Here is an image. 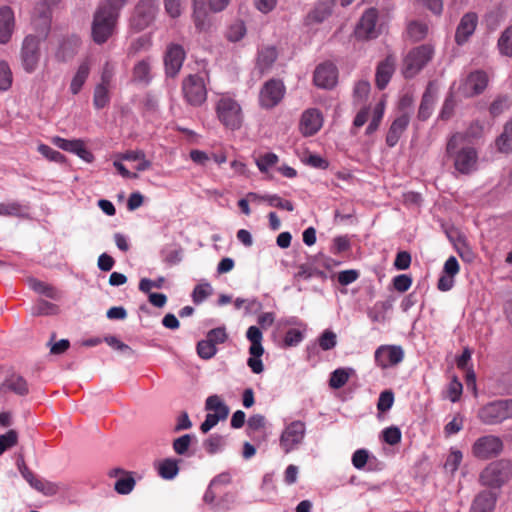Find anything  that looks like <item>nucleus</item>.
Returning <instances> with one entry per match:
<instances>
[{
    "instance_id": "49",
    "label": "nucleus",
    "mask_w": 512,
    "mask_h": 512,
    "mask_svg": "<svg viewBox=\"0 0 512 512\" xmlns=\"http://www.w3.org/2000/svg\"><path fill=\"white\" fill-rule=\"evenodd\" d=\"M38 152L43 155L46 159L56 163L65 162V156L61 154L59 151L52 149L50 146L46 144H40L38 146Z\"/></svg>"
},
{
    "instance_id": "20",
    "label": "nucleus",
    "mask_w": 512,
    "mask_h": 512,
    "mask_svg": "<svg viewBox=\"0 0 512 512\" xmlns=\"http://www.w3.org/2000/svg\"><path fill=\"white\" fill-rule=\"evenodd\" d=\"M395 71V58L388 55L383 61L379 62L376 68L375 83L378 89L383 90L389 83Z\"/></svg>"
},
{
    "instance_id": "36",
    "label": "nucleus",
    "mask_w": 512,
    "mask_h": 512,
    "mask_svg": "<svg viewBox=\"0 0 512 512\" xmlns=\"http://www.w3.org/2000/svg\"><path fill=\"white\" fill-rule=\"evenodd\" d=\"M135 485L136 481L132 473L127 472L115 482L114 489L118 494L127 495L133 491Z\"/></svg>"
},
{
    "instance_id": "40",
    "label": "nucleus",
    "mask_w": 512,
    "mask_h": 512,
    "mask_svg": "<svg viewBox=\"0 0 512 512\" xmlns=\"http://www.w3.org/2000/svg\"><path fill=\"white\" fill-rule=\"evenodd\" d=\"M264 426V418H249L246 430L253 439H261L264 436Z\"/></svg>"
},
{
    "instance_id": "48",
    "label": "nucleus",
    "mask_w": 512,
    "mask_h": 512,
    "mask_svg": "<svg viewBox=\"0 0 512 512\" xmlns=\"http://www.w3.org/2000/svg\"><path fill=\"white\" fill-rule=\"evenodd\" d=\"M31 288L35 292H37L39 294H43L48 298H51V299L58 298V291L53 286H50L42 281L32 280Z\"/></svg>"
},
{
    "instance_id": "22",
    "label": "nucleus",
    "mask_w": 512,
    "mask_h": 512,
    "mask_svg": "<svg viewBox=\"0 0 512 512\" xmlns=\"http://www.w3.org/2000/svg\"><path fill=\"white\" fill-rule=\"evenodd\" d=\"M497 496L491 491L480 492L473 500L469 512H492L496 504Z\"/></svg>"
},
{
    "instance_id": "15",
    "label": "nucleus",
    "mask_w": 512,
    "mask_h": 512,
    "mask_svg": "<svg viewBox=\"0 0 512 512\" xmlns=\"http://www.w3.org/2000/svg\"><path fill=\"white\" fill-rule=\"evenodd\" d=\"M488 85V75L482 70L471 72L463 86L462 93L465 97H473L481 94Z\"/></svg>"
},
{
    "instance_id": "32",
    "label": "nucleus",
    "mask_w": 512,
    "mask_h": 512,
    "mask_svg": "<svg viewBox=\"0 0 512 512\" xmlns=\"http://www.w3.org/2000/svg\"><path fill=\"white\" fill-rule=\"evenodd\" d=\"M192 20L196 30L200 33L209 31L212 26L207 9L192 11Z\"/></svg>"
},
{
    "instance_id": "62",
    "label": "nucleus",
    "mask_w": 512,
    "mask_h": 512,
    "mask_svg": "<svg viewBox=\"0 0 512 512\" xmlns=\"http://www.w3.org/2000/svg\"><path fill=\"white\" fill-rule=\"evenodd\" d=\"M412 285V278L406 274L397 275L393 278V287L396 291L404 293Z\"/></svg>"
},
{
    "instance_id": "47",
    "label": "nucleus",
    "mask_w": 512,
    "mask_h": 512,
    "mask_svg": "<svg viewBox=\"0 0 512 512\" xmlns=\"http://www.w3.org/2000/svg\"><path fill=\"white\" fill-rule=\"evenodd\" d=\"M176 461L165 459L159 466V475L164 479H173L178 473Z\"/></svg>"
},
{
    "instance_id": "13",
    "label": "nucleus",
    "mask_w": 512,
    "mask_h": 512,
    "mask_svg": "<svg viewBox=\"0 0 512 512\" xmlns=\"http://www.w3.org/2000/svg\"><path fill=\"white\" fill-rule=\"evenodd\" d=\"M377 19L378 12L375 8L366 10L355 28L356 38L362 40L376 38L378 35L376 30Z\"/></svg>"
},
{
    "instance_id": "45",
    "label": "nucleus",
    "mask_w": 512,
    "mask_h": 512,
    "mask_svg": "<svg viewBox=\"0 0 512 512\" xmlns=\"http://www.w3.org/2000/svg\"><path fill=\"white\" fill-rule=\"evenodd\" d=\"M246 34V27L243 21H236L227 30L226 37L230 42L240 41Z\"/></svg>"
},
{
    "instance_id": "18",
    "label": "nucleus",
    "mask_w": 512,
    "mask_h": 512,
    "mask_svg": "<svg viewBox=\"0 0 512 512\" xmlns=\"http://www.w3.org/2000/svg\"><path fill=\"white\" fill-rule=\"evenodd\" d=\"M8 392H13L19 396L27 395L29 393V385L26 379L17 373L7 375L0 384V396H4Z\"/></svg>"
},
{
    "instance_id": "23",
    "label": "nucleus",
    "mask_w": 512,
    "mask_h": 512,
    "mask_svg": "<svg viewBox=\"0 0 512 512\" xmlns=\"http://www.w3.org/2000/svg\"><path fill=\"white\" fill-rule=\"evenodd\" d=\"M80 39L76 36L64 39L55 53V57L59 62H66L72 59L79 48Z\"/></svg>"
},
{
    "instance_id": "58",
    "label": "nucleus",
    "mask_w": 512,
    "mask_h": 512,
    "mask_svg": "<svg viewBox=\"0 0 512 512\" xmlns=\"http://www.w3.org/2000/svg\"><path fill=\"white\" fill-rule=\"evenodd\" d=\"M394 402V394L390 390L383 391L378 399L377 408L380 412L388 411Z\"/></svg>"
},
{
    "instance_id": "2",
    "label": "nucleus",
    "mask_w": 512,
    "mask_h": 512,
    "mask_svg": "<svg viewBox=\"0 0 512 512\" xmlns=\"http://www.w3.org/2000/svg\"><path fill=\"white\" fill-rule=\"evenodd\" d=\"M215 112L220 123L232 131L242 126L243 112L238 101L229 93H221L215 102Z\"/></svg>"
},
{
    "instance_id": "54",
    "label": "nucleus",
    "mask_w": 512,
    "mask_h": 512,
    "mask_svg": "<svg viewBox=\"0 0 512 512\" xmlns=\"http://www.w3.org/2000/svg\"><path fill=\"white\" fill-rule=\"evenodd\" d=\"M278 162V157L274 153H266L262 156H259L256 159V165L261 172L268 171L271 167L276 165Z\"/></svg>"
},
{
    "instance_id": "53",
    "label": "nucleus",
    "mask_w": 512,
    "mask_h": 512,
    "mask_svg": "<svg viewBox=\"0 0 512 512\" xmlns=\"http://www.w3.org/2000/svg\"><path fill=\"white\" fill-rule=\"evenodd\" d=\"M510 107L509 99L507 96H498L490 105L489 111L493 117L502 114Z\"/></svg>"
},
{
    "instance_id": "56",
    "label": "nucleus",
    "mask_w": 512,
    "mask_h": 512,
    "mask_svg": "<svg viewBox=\"0 0 512 512\" xmlns=\"http://www.w3.org/2000/svg\"><path fill=\"white\" fill-rule=\"evenodd\" d=\"M104 341L113 349L121 351L124 354L134 355L135 353V351L130 346L123 343L115 336H107L105 337Z\"/></svg>"
},
{
    "instance_id": "41",
    "label": "nucleus",
    "mask_w": 512,
    "mask_h": 512,
    "mask_svg": "<svg viewBox=\"0 0 512 512\" xmlns=\"http://www.w3.org/2000/svg\"><path fill=\"white\" fill-rule=\"evenodd\" d=\"M498 47L501 54L512 56V25L504 30L498 40Z\"/></svg>"
},
{
    "instance_id": "63",
    "label": "nucleus",
    "mask_w": 512,
    "mask_h": 512,
    "mask_svg": "<svg viewBox=\"0 0 512 512\" xmlns=\"http://www.w3.org/2000/svg\"><path fill=\"white\" fill-rule=\"evenodd\" d=\"M462 389V383L458 381L456 378H454L448 385L446 397L450 399L452 402H456L457 400H459L462 394Z\"/></svg>"
},
{
    "instance_id": "5",
    "label": "nucleus",
    "mask_w": 512,
    "mask_h": 512,
    "mask_svg": "<svg viewBox=\"0 0 512 512\" xmlns=\"http://www.w3.org/2000/svg\"><path fill=\"white\" fill-rule=\"evenodd\" d=\"M181 90L187 104L200 107L207 100V88L204 78L198 74H189L182 80Z\"/></svg>"
},
{
    "instance_id": "50",
    "label": "nucleus",
    "mask_w": 512,
    "mask_h": 512,
    "mask_svg": "<svg viewBox=\"0 0 512 512\" xmlns=\"http://www.w3.org/2000/svg\"><path fill=\"white\" fill-rule=\"evenodd\" d=\"M212 293V287L209 283L198 284L195 286L192 299L195 304L202 303Z\"/></svg>"
},
{
    "instance_id": "19",
    "label": "nucleus",
    "mask_w": 512,
    "mask_h": 512,
    "mask_svg": "<svg viewBox=\"0 0 512 512\" xmlns=\"http://www.w3.org/2000/svg\"><path fill=\"white\" fill-rule=\"evenodd\" d=\"M15 17L9 6L0 8V44H7L14 32Z\"/></svg>"
},
{
    "instance_id": "16",
    "label": "nucleus",
    "mask_w": 512,
    "mask_h": 512,
    "mask_svg": "<svg viewBox=\"0 0 512 512\" xmlns=\"http://www.w3.org/2000/svg\"><path fill=\"white\" fill-rule=\"evenodd\" d=\"M322 125V113L316 108H309L301 116L299 129L304 136H312L321 129Z\"/></svg>"
},
{
    "instance_id": "52",
    "label": "nucleus",
    "mask_w": 512,
    "mask_h": 512,
    "mask_svg": "<svg viewBox=\"0 0 512 512\" xmlns=\"http://www.w3.org/2000/svg\"><path fill=\"white\" fill-rule=\"evenodd\" d=\"M114 76H115V67L112 63L107 61L103 65V68L101 71V76H100V82L98 84L112 88Z\"/></svg>"
},
{
    "instance_id": "34",
    "label": "nucleus",
    "mask_w": 512,
    "mask_h": 512,
    "mask_svg": "<svg viewBox=\"0 0 512 512\" xmlns=\"http://www.w3.org/2000/svg\"><path fill=\"white\" fill-rule=\"evenodd\" d=\"M150 63L147 60H141L135 64L133 68V80L140 83H149L150 76Z\"/></svg>"
},
{
    "instance_id": "3",
    "label": "nucleus",
    "mask_w": 512,
    "mask_h": 512,
    "mask_svg": "<svg viewBox=\"0 0 512 512\" xmlns=\"http://www.w3.org/2000/svg\"><path fill=\"white\" fill-rule=\"evenodd\" d=\"M118 19V13L100 5L94 13L92 22V39L96 44H104L113 35Z\"/></svg>"
},
{
    "instance_id": "64",
    "label": "nucleus",
    "mask_w": 512,
    "mask_h": 512,
    "mask_svg": "<svg viewBox=\"0 0 512 512\" xmlns=\"http://www.w3.org/2000/svg\"><path fill=\"white\" fill-rule=\"evenodd\" d=\"M182 249L181 248H175L171 250H163V261L166 262L168 265H176L181 262L182 260Z\"/></svg>"
},
{
    "instance_id": "59",
    "label": "nucleus",
    "mask_w": 512,
    "mask_h": 512,
    "mask_svg": "<svg viewBox=\"0 0 512 512\" xmlns=\"http://www.w3.org/2000/svg\"><path fill=\"white\" fill-rule=\"evenodd\" d=\"M305 433V425L301 421H295L290 424V443H299Z\"/></svg>"
},
{
    "instance_id": "42",
    "label": "nucleus",
    "mask_w": 512,
    "mask_h": 512,
    "mask_svg": "<svg viewBox=\"0 0 512 512\" xmlns=\"http://www.w3.org/2000/svg\"><path fill=\"white\" fill-rule=\"evenodd\" d=\"M225 444L226 440L223 436L214 434L204 441L203 446L207 453L215 454L221 451Z\"/></svg>"
},
{
    "instance_id": "61",
    "label": "nucleus",
    "mask_w": 512,
    "mask_h": 512,
    "mask_svg": "<svg viewBox=\"0 0 512 512\" xmlns=\"http://www.w3.org/2000/svg\"><path fill=\"white\" fill-rule=\"evenodd\" d=\"M80 140L81 139L68 140L55 136L52 138V143L64 151L73 153Z\"/></svg>"
},
{
    "instance_id": "7",
    "label": "nucleus",
    "mask_w": 512,
    "mask_h": 512,
    "mask_svg": "<svg viewBox=\"0 0 512 512\" xmlns=\"http://www.w3.org/2000/svg\"><path fill=\"white\" fill-rule=\"evenodd\" d=\"M434 49L429 44L420 45L406 55L403 63L405 78H412L432 59Z\"/></svg>"
},
{
    "instance_id": "6",
    "label": "nucleus",
    "mask_w": 512,
    "mask_h": 512,
    "mask_svg": "<svg viewBox=\"0 0 512 512\" xmlns=\"http://www.w3.org/2000/svg\"><path fill=\"white\" fill-rule=\"evenodd\" d=\"M41 41L38 36L29 34L24 37L20 49V62L23 70L28 73H34L41 59Z\"/></svg>"
},
{
    "instance_id": "35",
    "label": "nucleus",
    "mask_w": 512,
    "mask_h": 512,
    "mask_svg": "<svg viewBox=\"0 0 512 512\" xmlns=\"http://www.w3.org/2000/svg\"><path fill=\"white\" fill-rule=\"evenodd\" d=\"M408 36L413 41H420L428 34V25L421 21H411L407 26Z\"/></svg>"
},
{
    "instance_id": "8",
    "label": "nucleus",
    "mask_w": 512,
    "mask_h": 512,
    "mask_svg": "<svg viewBox=\"0 0 512 512\" xmlns=\"http://www.w3.org/2000/svg\"><path fill=\"white\" fill-rule=\"evenodd\" d=\"M246 337L251 342L249 348L251 357L248 359L247 364L253 373L259 374L263 371V363L260 359L264 353L262 332L257 326H250L246 332Z\"/></svg>"
},
{
    "instance_id": "28",
    "label": "nucleus",
    "mask_w": 512,
    "mask_h": 512,
    "mask_svg": "<svg viewBox=\"0 0 512 512\" xmlns=\"http://www.w3.org/2000/svg\"><path fill=\"white\" fill-rule=\"evenodd\" d=\"M495 146L501 153L512 152V121L504 125L502 133L495 140Z\"/></svg>"
},
{
    "instance_id": "26",
    "label": "nucleus",
    "mask_w": 512,
    "mask_h": 512,
    "mask_svg": "<svg viewBox=\"0 0 512 512\" xmlns=\"http://www.w3.org/2000/svg\"><path fill=\"white\" fill-rule=\"evenodd\" d=\"M485 416H512V399H501L484 408Z\"/></svg>"
},
{
    "instance_id": "25",
    "label": "nucleus",
    "mask_w": 512,
    "mask_h": 512,
    "mask_svg": "<svg viewBox=\"0 0 512 512\" xmlns=\"http://www.w3.org/2000/svg\"><path fill=\"white\" fill-rule=\"evenodd\" d=\"M336 2L327 0L325 2H319L315 8L307 15V21L309 23H321L332 14V9Z\"/></svg>"
},
{
    "instance_id": "27",
    "label": "nucleus",
    "mask_w": 512,
    "mask_h": 512,
    "mask_svg": "<svg viewBox=\"0 0 512 512\" xmlns=\"http://www.w3.org/2000/svg\"><path fill=\"white\" fill-rule=\"evenodd\" d=\"M90 69V63L87 60L83 61L79 65L70 83V91L73 95H77L81 91L83 85L89 77Z\"/></svg>"
},
{
    "instance_id": "11",
    "label": "nucleus",
    "mask_w": 512,
    "mask_h": 512,
    "mask_svg": "<svg viewBox=\"0 0 512 512\" xmlns=\"http://www.w3.org/2000/svg\"><path fill=\"white\" fill-rule=\"evenodd\" d=\"M285 85L280 80L267 81L260 91L259 101L262 107L272 108L284 97Z\"/></svg>"
},
{
    "instance_id": "57",
    "label": "nucleus",
    "mask_w": 512,
    "mask_h": 512,
    "mask_svg": "<svg viewBox=\"0 0 512 512\" xmlns=\"http://www.w3.org/2000/svg\"><path fill=\"white\" fill-rule=\"evenodd\" d=\"M382 435L383 440L389 445H396L401 441V431L395 426L384 429Z\"/></svg>"
},
{
    "instance_id": "21",
    "label": "nucleus",
    "mask_w": 512,
    "mask_h": 512,
    "mask_svg": "<svg viewBox=\"0 0 512 512\" xmlns=\"http://www.w3.org/2000/svg\"><path fill=\"white\" fill-rule=\"evenodd\" d=\"M409 122L410 118L408 114H402L392 122L386 135V144L389 147H394L398 143L401 135L407 129Z\"/></svg>"
},
{
    "instance_id": "10",
    "label": "nucleus",
    "mask_w": 512,
    "mask_h": 512,
    "mask_svg": "<svg viewBox=\"0 0 512 512\" xmlns=\"http://www.w3.org/2000/svg\"><path fill=\"white\" fill-rule=\"evenodd\" d=\"M404 355V350L399 345H380L375 350L374 361L379 368L388 369L400 364Z\"/></svg>"
},
{
    "instance_id": "37",
    "label": "nucleus",
    "mask_w": 512,
    "mask_h": 512,
    "mask_svg": "<svg viewBox=\"0 0 512 512\" xmlns=\"http://www.w3.org/2000/svg\"><path fill=\"white\" fill-rule=\"evenodd\" d=\"M434 101V96L429 91V89H427L422 96V100L418 110V118L420 120L424 121L430 117L433 110Z\"/></svg>"
},
{
    "instance_id": "17",
    "label": "nucleus",
    "mask_w": 512,
    "mask_h": 512,
    "mask_svg": "<svg viewBox=\"0 0 512 512\" xmlns=\"http://www.w3.org/2000/svg\"><path fill=\"white\" fill-rule=\"evenodd\" d=\"M478 25V16L474 12L465 13L456 28L455 42L463 45L473 35Z\"/></svg>"
},
{
    "instance_id": "4",
    "label": "nucleus",
    "mask_w": 512,
    "mask_h": 512,
    "mask_svg": "<svg viewBox=\"0 0 512 512\" xmlns=\"http://www.w3.org/2000/svg\"><path fill=\"white\" fill-rule=\"evenodd\" d=\"M512 476V463L501 459L490 463L480 474L479 480L483 486L499 488Z\"/></svg>"
},
{
    "instance_id": "1",
    "label": "nucleus",
    "mask_w": 512,
    "mask_h": 512,
    "mask_svg": "<svg viewBox=\"0 0 512 512\" xmlns=\"http://www.w3.org/2000/svg\"><path fill=\"white\" fill-rule=\"evenodd\" d=\"M464 134L455 133L447 142L446 154L453 162V167L458 174L471 175L478 169V152L473 146H461Z\"/></svg>"
},
{
    "instance_id": "44",
    "label": "nucleus",
    "mask_w": 512,
    "mask_h": 512,
    "mask_svg": "<svg viewBox=\"0 0 512 512\" xmlns=\"http://www.w3.org/2000/svg\"><path fill=\"white\" fill-rule=\"evenodd\" d=\"M13 81L12 71L6 61H0V91H7Z\"/></svg>"
},
{
    "instance_id": "30",
    "label": "nucleus",
    "mask_w": 512,
    "mask_h": 512,
    "mask_svg": "<svg viewBox=\"0 0 512 512\" xmlns=\"http://www.w3.org/2000/svg\"><path fill=\"white\" fill-rule=\"evenodd\" d=\"M206 409L213 414L208 413L206 416H229L230 409L217 395L209 396L206 400Z\"/></svg>"
},
{
    "instance_id": "31",
    "label": "nucleus",
    "mask_w": 512,
    "mask_h": 512,
    "mask_svg": "<svg viewBox=\"0 0 512 512\" xmlns=\"http://www.w3.org/2000/svg\"><path fill=\"white\" fill-rule=\"evenodd\" d=\"M110 87L97 84L93 92V106L97 110L107 107L110 103Z\"/></svg>"
},
{
    "instance_id": "24",
    "label": "nucleus",
    "mask_w": 512,
    "mask_h": 512,
    "mask_svg": "<svg viewBox=\"0 0 512 512\" xmlns=\"http://www.w3.org/2000/svg\"><path fill=\"white\" fill-rule=\"evenodd\" d=\"M0 216L29 218V206L17 201L0 203Z\"/></svg>"
},
{
    "instance_id": "29",
    "label": "nucleus",
    "mask_w": 512,
    "mask_h": 512,
    "mask_svg": "<svg viewBox=\"0 0 512 512\" xmlns=\"http://www.w3.org/2000/svg\"><path fill=\"white\" fill-rule=\"evenodd\" d=\"M277 59V50L274 47H264L258 52L257 67L263 73L271 68Z\"/></svg>"
},
{
    "instance_id": "39",
    "label": "nucleus",
    "mask_w": 512,
    "mask_h": 512,
    "mask_svg": "<svg viewBox=\"0 0 512 512\" xmlns=\"http://www.w3.org/2000/svg\"><path fill=\"white\" fill-rule=\"evenodd\" d=\"M384 116V103L379 102L373 109L372 118L366 128L365 134L372 135L378 128Z\"/></svg>"
},
{
    "instance_id": "46",
    "label": "nucleus",
    "mask_w": 512,
    "mask_h": 512,
    "mask_svg": "<svg viewBox=\"0 0 512 512\" xmlns=\"http://www.w3.org/2000/svg\"><path fill=\"white\" fill-rule=\"evenodd\" d=\"M370 89L371 85L368 81H358L353 89L354 101L358 104L364 102L370 93Z\"/></svg>"
},
{
    "instance_id": "14",
    "label": "nucleus",
    "mask_w": 512,
    "mask_h": 512,
    "mask_svg": "<svg viewBox=\"0 0 512 512\" xmlns=\"http://www.w3.org/2000/svg\"><path fill=\"white\" fill-rule=\"evenodd\" d=\"M338 79V70L332 62H324L319 64L315 71L313 81L319 88L331 89Z\"/></svg>"
},
{
    "instance_id": "12",
    "label": "nucleus",
    "mask_w": 512,
    "mask_h": 512,
    "mask_svg": "<svg viewBox=\"0 0 512 512\" xmlns=\"http://www.w3.org/2000/svg\"><path fill=\"white\" fill-rule=\"evenodd\" d=\"M186 58L184 48L179 44H170L164 56L165 73L174 78L180 72Z\"/></svg>"
},
{
    "instance_id": "38",
    "label": "nucleus",
    "mask_w": 512,
    "mask_h": 512,
    "mask_svg": "<svg viewBox=\"0 0 512 512\" xmlns=\"http://www.w3.org/2000/svg\"><path fill=\"white\" fill-rule=\"evenodd\" d=\"M351 369L338 368L334 370L329 379V386L333 389H339L343 387L349 380Z\"/></svg>"
},
{
    "instance_id": "9",
    "label": "nucleus",
    "mask_w": 512,
    "mask_h": 512,
    "mask_svg": "<svg viewBox=\"0 0 512 512\" xmlns=\"http://www.w3.org/2000/svg\"><path fill=\"white\" fill-rule=\"evenodd\" d=\"M503 449V443L499 437L493 435L482 436L472 445V455L480 460H488L497 457Z\"/></svg>"
},
{
    "instance_id": "43",
    "label": "nucleus",
    "mask_w": 512,
    "mask_h": 512,
    "mask_svg": "<svg viewBox=\"0 0 512 512\" xmlns=\"http://www.w3.org/2000/svg\"><path fill=\"white\" fill-rule=\"evenodd\" d=\"M319 347L323 351L333 349L337 345V335L330 329L324 330L318 338Z\"/></svg>"
},
{
    "instance_id": "51",
    "label": "nucleus",
    "mask_w": 512,
    "mask_h": 512,
    "mask_svg": "<svg viewBox=\"0 0 512 512\" xmlns=\"http://www.w3.org/2000/svg\"><path fill=\"white\" fill-rule=\"evenodd\" d=\"M216 352V346L209 342L207 339L201 340L197 343V353L202 359L208 360L212 358Z\"/></svg>"
},
{
    "instance_id": "33",
    "label": "nucleus",
    "mask_w": 512,
    "mask_h": 512,
    "mask_svg": "<svg viewBox=\"0 0 512 512\" xmlns=\"http://www.w3.org/2000/svg\"><path fill=\"white\" fill-rule=\"evenodd\" d=\"M59 313V307L51 302L40 299L31 308L33 316L56 315Z\"/></svg>"
},
{
    "instance_id": "60",
    "label": "nucleus",
    "mask_w": 512,
    "mask_h": 512,
    "mask_svg": "<svg viewBox=\"0 0 512 512\" xmlns=\"http://www.w3.org/2000/svg\"><path fill=\"white\" fill-rule=\"evenodd\" d=\"M227 338H228V335H227L224 327H218V328H214V329L210 330L207 333V337H206V339L209 342H211L212 344H214L215 346L217 344L224 343L227 340Z\"/></svg>"
},
{
    "instance_id": "55",
    "label": "nucleus",
    "mask_w": 512,
    "mask_h": 512,
    "mask_svg": "<svg viewBox=\"0 0 512 512\" xmlns=\"http://www.w3.org/2000/svg\"><path fill=\"white\" fill-rule=\"evenodd\" d=\"M18 441V434L15 430H9L7 433L0 435V455L7 449L15 446Z\"/></svg>"
}]
</instances>
